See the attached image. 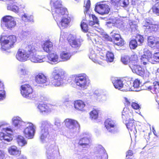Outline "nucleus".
<instances>
[{
	"label": "nucleus",
	"mask_w": 159,
	"mask_h": 159,
	"mask_svg": "<svg viewBox=\"0 0 159 159\" xmlns=\"http://www.w3.org/2000/svg\"><path fill=\"white\" fill-rule=\"evenodd\" d=\"M16 40V37L13 35H1L0 36V44L1 50L7 51L12 48Z\"/></svg>",
	"instance_id": "obj_1"
},
{
	"label": "nucleus",
	"mask_w": 159,
	"mask_h": 159,
	"mask_svg": "<svg viewBox=\"0 0 159 159\" xmlns=\"http://www.w3.org/2000/svg\"><path fill=\"white\" fill-rule=\"evenodd\" d=\"M35 51V46L33 44L27 46L25 49L19 48L16 55L17 59L21 61H27L30 56V55Z\"/></svg>",
	"instance_id": "obj_2"
},
{
	"label": "nucleus",
	"mask_w": 159,
	"mask_h": 159,
	"mask_svg": "<svg viewBox=\"0 0 159 159\" xmlns=\"http://www.w3.org/2000/svg\"><path fill=\"white\" fill-rule=\"evenodd\" d=\"M65 72L61 69H55L52 72L51 76V83L55 86H59L63 83L65 77Z\"/></svg>",
	"instance_id": "obj_3"
},
{
	"label": "nucleus",
	"mask_w": 159,
	"mask_h": 159,
	"mask_svg": "<svg viewBox=\"0 0 159 159\" xmlns=\"http://www.w3.org/2000/svg\"><path fill=\"white\" fill-rule=\"evenodd\" d=\"M20 91L21 95L27 99H33L37 97L32 87L29 84H25L21 85L20 87Z\"/></svg>",
	"instance_id": "obj_4"
},
{
	"label": "nucleus",
	"mask_w": 159,
	"mask_h": 159,
	"mask_svg": "<svg viewBox=\"0 0 159 159\" xmlns=\"http://www.w3.org/2000/svg\"><path fill=\"white\" fill-rule=\"evenodd\" d=\"M122 117L126 119L128 122L126 124L127 128L129 130L134 132L135 130V121L133 119L132 115L129 109L124 108L122 112Z\"/></svg>",
	"instance_id": "obj_5"
},
{
	"label": "nucleus",
	"mask_w": 159,
	"mask_h": 159,
	"mask_svg": "<svg viewBox=\"0 0 159 159\" xmlns=\"http://www.w3.org/2000/svg\"><path fill=\"white\" fill-rule=\"evenodd\" d=\"M67 9L63 7L61 2L56 1L53 3V7L52 9V14L53 16H60L64 15L67 12Z\"/></svg>",
	"instance_id": "obj_6"
},
{
	"label": "nucleus",
	"mask_w": 159,
	"mask_h": 159,
	"mask_svg": "<svg viewBox=\"0 0 159 159\" xmlns=\"http://www.w3.org/2000/svg\"><path fill=\"white\" fill-rule=\"evenodd\" d=\"M152 21L151 19H146L143 25L145 30L149 33L156 32L159 30V23L153 24Z\"/></svg>",
	"instance_id": "obj_7"
},
{
	"label": "nucleus",
	"mask_w": 159,
	"mask_h": 159,
	"mask_svg": "<svg viewBox=\"0 0 159 159\" xmlns=\"http://www.w3.org/2000/svg\"><path fill=\"white\" fill-rule=\"evenodd\" d=\"M143 87L144 89L150 91L153 94L159 93V84L157 81H155L153 83L147 81L143 84Z\"/></svg>",
	"instance_id": "obj_8"
},
{
	"label": "nucleus",
	"mask_w": 159,
	"mask_h": 159,
	"mask_svg": "<svg viewBox=\"0 0 159 159\" xmlns=\"http://www.w3.org/2000/svg\"><path fill=\"white\" fill-rule=\"evenodd\" d=\"M68 12L66 14L62 16H53L56 20L61 18V20L57 22V24L59 27L61 29H64L67 28L70 22V20L68 18Z\"/></svg>",
	"instance_id": "obj_9"
},
{
	"label": "nucleus",
	"mask_w": 159,
	"mask_h": 159,
	"mask_svg": "<svg viewBox=\"0 0 159 159\" xmlns=\"http://www.w3.org/2000/svg\"><path fill=\"white\" fill-rule=\"evenodd\" d=\"M28 124V125L24 129L23 133L25 138L28 139H31L34 136L35 128L33 124L30 123Z\"/></svg>",
	"instance_id": "obj_10"
},
{
	"label": "nucleus",
	"mask_w": 159,
	"mask_h": 159,
	"mask_svg": "<svg viewBox=\"0 0 159 159\" xmlns=\"http://www.w3.org/2000/svg\"><path fill=\"white\" fill-rule=\"evenodd\" d=\"M74 82L76 85L81 88H84L87 85V80L86 76L80 74L76 76L75 78Z\"/></svg>",
	"instance_id": "obj_11"
},
{
	"label": "nucleus",
	"mask_w": 159,
	"mask_h": 159,
	"mask_svg": "<svg viewBox=\"0 0 159 159\" xmlns=\"http://www.w3.org/2000/svg\"><path fill=\"white\" fill-rule=\"evenodd\" d=\"M3 22L7 29L11 30L16 25V22L14 21L13 18L10 16H6L2 18Z\"/></svg>",
	"instance_id": "obj_12"
},
{
	"label": "nucleus",
	"mask_w": 159,
	"mask_h": 159,
	"mask_svg": "<svg viewBox=\"0 0 159 159\" xmlns=\"http://www.w3.org/2000/svg\"><path fill=\"white\" fill-rule=\"evenodd\" d=\"M94 10L99 14L103 15L108 13L110 9L107 5L100 4L95 7Z\"/></svg>",
	"instance_id": "obj_13"
},
{
	"label": "nucleus",
	"mask_w": 159,
	"mask_h": 159,
	"mask_svg": "<svg viewBox=\"0 0 159 159\" xmlns=\"http://www.w3.org/2000/svg\"><path fill=\"white\" fill-rule=\"evenodd\" d=\"M67 39L69 44L73 48H79L81 45L80 40L76 39L75 37L72 34H70Z\"/></svg>",
	"instance_id": "obj_14"
},
{
	"label": "nucleus",
	"mask_w": 159,
	"mask_h": 159,
	"mask_svg": "<svg viewBox=\"0 0 159 159\" xmlns=\"http://www.w3.org/2000/svg\"><path fill=\"white\" fill-rule=\"evenodd\" d=\"M35 81L38 84H43L48 82L47 77L42 73H39L35 77Z\"/></svg>",
	"instance_id": "obj_15"
},
{
	"label": "nucleus",
	"mask_w": 159,
	"mask_h": 159,
	"mask_svg": "<svg viewBox=\"0 0 159 159\" xmlns=\"http://www.w3.org/2000/svg\"><path fill=\"white\" fill-rule=\"evenodd\" d=\"M152 55L149 51H147L142 56L141 59V64L143 65H146L148 62L151 61L152 58Z\"/></svg>",
	"instance_id": "obj_16"
},
{
	"label": "nucleus",
	"mask_w": 159,
	"mask_h": 159,
	"mask_svg": "<svg viewBox=\"0 0 159 159\" xmlns=\"http://www.w3.org/2000/svg\"><path fill=\"white\" fill-rule=\"evenodd\" d=\"M65 125L69 129H73L78 125V122L74 119L66 118L64 121Z\"/></svg>",
	"instance_id": "obj_17"
},
{
	"label": "nucleus",
	"mask_w": 159,
	"mask_h": 159,
	"mask_svg": "<svg viewBox=\"0 0 159 159\" xmlns=\"http://www.w3.org/2000/svg\"><path fill=\"white\" fill-rule=\"evenodd\" d=\"M48 124L47 123L45 124L44 123L42 124L40 136V138L42 140H44L48 134Z\"/></svg>",
	"instance_id": "obj_18"
},
{
	"label": "nucleus",
	"mask_w": 159,
	"mask_h": 159,
	"mask_svg": "<svg viewBox=\"0 0 159 159\" xmlns=\"http://www.w3.org/2000/svg\"><path fill=\"white\" fill-rule=\"evenodd\" d=\"M133 72L138 75L143 77L146 76V74L144 70L140 66L137 65L131 68Z\"/></svg>",
	"instance_id": "obj_19"
},
{
	"label": "nucleus",
	"mask_w": 159,
	"mask_h": 159,
	"mask_svg": "<svg viewBox=\"0 0 159 159\" xmlns=\"http://www.w3.org/2000/svg\"><path fill=\"white\" fill-rule=\"evenodd\" d=\"M99 159H107L108 156L104 148L99 145L97 148Z\"/></svg>",
	"instance_id": "obj_20"
},
{
	"label": "nucleus",
	"mask_w": 159,
	"mask_h": 159,
	"mask_svg": "<svg viewBox=\"0 0 159 159\" xmlns=\"http://www.w3.org/2000/svg\"><path fill=\"white\" fill-rule=\"evenodd\" d=\"M42 48L45 52L49 53L53 49V44L49 40H46L42 45Z\"/></svg>",
	"instance_id": "obj_21"
},
{
	"label": "nucleus",
	"mask_w": 159,
	"mask_h": 159,
	"mask_svg": "<svg viewBox=\"0 0 159 159\" xmlns=\"http://www.w3.org/2000/svg\"><path fill=\"white\" fill-rule=\"evenodd\" d=\"M35 51L31 54L30 55V56L29 57L30 59V61L33 62H41L43 61V58L42 56L36 55L35 53L36 51V50L35 48Z\"/></svg>",
	"instance_id": "obj_22"
},
{
	"label": "nucleus",
	"mask_w": 159,
	"mask_h": 159,
	"mask_svg": "<svg viewBox=\"0 0 159 159\" xmlns=\"http://www.w3.org/2000/svg\"><path fill=\"white\" fill-rule=\"evenodd\" d=\"M105 127L110 132H112L113 130L111 129V128H114L116 126V124L114 121L111 119H107L104 122Z\"/></svg>",
	"instance_id": "obj_23"
},
{
	"label": "nucleus",
	"mask_w": 159,
	"mask_h": 159,
	"mask_svg": "<svg viewBox=\"0 0 159 159\" xmlns=\"http://www.w3.org/2000/svg\"><path fill=\"white\" fill-rule=\"evenodd\" d=\"M74 107L77 110L83 111H85L84 108L85 106V104L84 102L81 100H77L74 102Z\"/></svg>",
	"instance_id": "obj_24"
},
{
	"label": "nucleus",
	"mask_w": 159,
	"mask_h": 159,
	"mask_svg": "<svg viewBox=\"0 0 159 159\" xmlns=\"http://www.w3.org/2000/svg\"><path fill=\"white\" fill-rule=\"evenodd\" d=\"M8 152L11 155L16 157L19 156L21 154V151L15 146H11L8 148Z\"/></svg>",
	"instance_id": "obj_25"
},
{
	"label": "nucleus",
	"mask_w": 159,
	"mask_h": 159,
	"mask_svg": "<svg viewBox=\"0 0 159 159\" xmlns=\"http://www.w3.org/2000/svg\"><path fill=\"white\" fill-rule=\"evenodd\" d=\"M129 57L130 61L129 66L131 68L132 67H134L138 65V56L136 54L131 55L130 57Z\"/></svg>",
	"instance_id": "obj_26"
},
{
	"label": "nucleus",
	"mask_w": 159,
	"mask_h": 159,
	"mask_svg": "<svg viewBox=\"0 0 159 159\" xmlns=\"http://www.w3.org/2000/svg\"><path fill=\"white\" fill-rule=\"evenodd\" d=\"M2 131L6 133L3 140L7 141V142H10L12 140L11 137V134L10 132H12V131L11 129L8 128H4L2 129Z\"/></svg>",
	"instance_id": "obj_27"
},
{
	"label": "nucleus",
	"mask_w": 159,
	"mask_h": 159,
	"mask_svg": "<svg viewBox=\"0 0 159 159\" xmlns=\"http://www.w3.org/2000/svg\"><path fill=\"white\" fill-rule=\"evenodd\" d=\"M38 107L40 112L42 113L47 112L49 111V108L47 104L44 103L39 104Z\"/></svg>",
	"instance_id": "obj_28"
},
{
	"label": "nucleus",
	"mask_w": 159,
	"mask_h": 159,
	"mask_svg": "<svg viewBox=\"0 0 159 159\" xmlns=\"http://www.w3.org/2000/svg\"><path fill=\"white\" fill-rule=\"evenodd\" d=\"M49 61L53 62H58L59 61V57L58 55L54 53L49 54L48 56Z\"/></svg>",
	"instance_id": "obj_29"
},
{
	"label": "nucleus",
	"mask_w": 159,
	"mask_h": 159,
	"mask_svg": "<svg viewBox=\"0 0 159 159\" xmlns=\"http://www.w3.org/2000/svg\"><path fill=\"white\" fill-rule=\"evenodd\" d=\"M89 143V139L87 138L84 137L79 140L78 144L79 145L84 147L88 145Z\"/></svg>",
	"instance_id": "obj_30"
},
{
	"label": "nucleus",
	"mask_w": 159,
	"mask_h": 159,
	"mask_svg": "<svg viewBox=\"0 0 159 159\" xmlns=\"http://www.w3.org/2000/svg\"><path fill=\"white\" fill-rule=\"evenodd\" d=\"M114 87L117 89H120L123 87L124 84L122 81L120 79H117L113 82Z\"/></svg>",
	"instance_id": "obj_31"
},
{
	"label": "nucleus",
	"mask_w": 159,
	"mask_h": 159,
	"mask_svg": "<svg viewBox=\"0 0 159 159\" xmlns=\"http://www.w3.org/2000/svg\"><path fill=\"white\" fill-rule=\"evenodd\" d=\"M90 118L92 120L97 119L98 116V111L95 109L93 110L89 113Z\"/></svg>",
	"instance_id": "obj_32"
},
{
	"label": "nucleus",
	"mask_w": 159,
	"mask_h": 159,
	"mask_svg": "<svg viewBox=\"0 0 159 159\" xmlns=\"http://www.w3.org/2000/svg\"><path fill=\"white\" fill-rule=\"evenodd\" d=\"M61 58L63 61H66L69 59L71 57L70 53L66 51H62L60 55Z\"/></svg>",
	"instance_id": "obj_33"
},
{
	"label": "nucleus",
	"mask_w": 159,
	"mask_h": 159,
	"mask_svg": "<svg viewBox=\"0 0 159 159\" xmlns=\"http://www.w3.org/2000/svg\"><path fill=\"white\" fill-rule=\"evenodd\" d=\"M89 16H91L93 20H89V25L91 26H93L95 24L99 25V21L97 18L93 15H89Z\"/></svg>",
	"instance_id": "obj_34"
},
{
	"label": "nucleus",
	"mask_w": 159,
	"mask_h": 159,
	"mask_svg": "<svg viewBox=\"0 0 159 159\" xmlns=\"http://www.w3.org/2000/svg\"><path fill=\"white\" fill-rule=\"evenodd\" d=\"M19 74L21 78H29L30 73L25 69H21L19 71Z\"/></svg>",
	"instance_id": "obj_35"
},
{
	"label": "nucleus",
	"mask_w": 159,
	"mask_h": 159,
	"mask_svg": "<svg viewBox=\"0 0 159 159\" xmlns=\"http://www.w3.org/2000/svg\"><path fill=\"white\" fill-rule=\"evenodd\" d=\"M17 142L19 146L23 147L27 143L24 138L21 136H18L17 138Z\"/></svg>",
	"instance_id": "obj_36"
},
{
	"label": "nucleus",
	"mask_w": 159,
	"mask_h": 159,
	"mask_svg": "<svg viewBox=\"0 0 159 159\" xmlns=\"http://www.w3.org/2000/svg\"><path fill=\"white\" fill-rule=\"evenodd\" d=\"M156 42L155 38L152 36H149L148 39V45L151 48H154V46Z\"/></svg>",
	"instance_id": "obj_37"
},
{
	"label": "nucleus",
	"mask_w": 159,
	"mask_h": 159,
	"mask_svg": "<svg viewBox=\"0 0 159 159\" xmlns=\"http://www.w3.org/2000/svg\"><path fill=\"white\" fill-rule=\"evenodd\" d=\"M103 52L104 51L102 50L101 51L99 52V53L100 57L97 59V61L100 64H102L103 61L105 60V56L106 53L105 52Z\"/></svg>",
	"instance_id": "obj_38"
},
{
	"label": "nucleus",
	"mask_w": 159,
	"mask_h": 159,
	"mask_svg": "<svg viewBox=\"0 0 159 159\" xmlns=\"http://www.w3.org/2000/svg\"><path fill=\"white\" fill-rule=\"evenodd\" d=\"M111 38L109 39V40L111 42L114 41H118L120 39V36L119 34L113 33V32H111Z\"/></svg>",
	"instance_id": "obj_39"
},
{
	"label": "nucleus",
	"mask_w": 159,
	"mask_h": 159,
	"mask_svg": "<svg viewBox=\"0 0 159 159\" xmlns=\"http://www.w3.org/2000/svg\"><path fill=\"white\" fill-rule=\"evenodd\" d=\"M22 18L25 22H30L33 21V16L30 15L24 14L22 16Z\"/></svg>",
	"instance_id": "obj_40"
},
{
	"label": "nucleus",
	"mask_w": 159,
	"mask_h": 159,
	"mask_svg": "<svg viewBox=\"0 0 159 159\" xmlns=\"http://www.w3.org/2000/svg\"><path fill=\"white\" fill-rule=\"evenodd\" d=\"M84 20H83L81 21L80 26L82 31L86 33L88 31L89 28L87 23Z\"/></svg>",
	"instance_id": "obj_41"
},
{
	"label": "nucleus",
	"mask_w": 159,
	"mask_h": 159,
	"mask_svg": "<svg viewBox=\"0 0 159 159\" xmlns=\"http://www.w3.org/2000/svg\"><path fill=\"white\" fill-rule=\"evenodd\" d=\"M7 9L15 12H17L19 11L18 7L16 5H12L11 2H10V3L8 4Z\"/></svg>",
	"instance_id": "obj_42"
},
{
	"label": "nucleus",
	"mask_w": 159,
	"mask_h": 159,
	"mask_svg": "<svg viewBox=\"0 0 159 159\" xmlns=\"http://www.w3.org/2000/svg\"><path fill=\"white\" fill-rule=\"evenodd\" d=\"M129 45L130 49H134L137 47L138 44L136 39H133L129 42Z\"/></svg>",
	"instance_id": "obj_43"
},
{
	"label": "nucleus",
	"mask_w": 159,
	"mask_h": 159,
	"mask_svg": "<svg viewBox=\"0 0 159 159\" xmlns=\"http://www.w3.org/2000/svg\"><path fill=\"white\" fill-rule=\"evenodd\" d=\"M106 60L107 61L112 62L114 60L113 54L110 52L108 51L106 54Z\"/></svg>",
	"instance_id": "obj_44"
},
{
	"label": "nucleus",
	"mask_w": 159,
	"mask_h": 159,
	"mask_svg": "<svg viewBox=\"0 0 159 159\" xmlns=\"http://www.w3.org/2000/svg\"><path fill=\"white\" fill-rule=\"evenodd\" d=\"M152 12L157 16H159V3L156 4L152 7Z\"/></svg>",
	"instance_id": "obj_45"
},
{
	"label": "nucleus",
	"mask_w": 159,
	"mask_h": 159,
	"mask_svg": "<svg viewBox=\"0 0 159 159\" xmlns=\"http://www.w3.org/2000/svg\"><path fill=\"white\" fill-rule=\"evenodd\" d=\"M129 56H125L121 57V60L122 62L124 64L126 65L129 64L130 60Z\"/></svg>",
	"instance_id": "obj_46"
},
{
	"label": "nucleus",
	"mask_w": 159,
	"mask_h": 159,
	"mask_svg": "<svg viewBox=\"0 0 159 159\" xmlns=\"http://www.w3.org/2000/svg\"><path fill=\"white\" fill-rule=\"evenodd\" d=\"M136 40L139 43V45H141L144 42V38L140 34H137L135 37Z\"/></svg>",
	"instance_id": "obj_47"
},
{
	"label": "nucleus",
	"mask_w": 159,
	"mask_h": 159,
	"mask_svg": "<svg viewBox=\"0 0 159 159\" xmlns=\"http://www.w3.org/2000/svg\"><path fill=\"white\" fill-rule=\"evenodd\" d=\"M153 133L155 135L157 136V133L155 130H153ZM153 142L154 144H158L159 143V139L157 136H156L154 138Z\"/></svg>",
	"instance_id": "obj_48"
},
{
	"label": "nucleus",
	"mask_w": 159,
	"mask_h": 159,
	"mask_svg": "<svg viewBox=\"0 0 159 159\" xmlns=\"http://www.w3.org/2000/svg\"><path fill=\"white\" fill-rule=\"evenodd\" d=\"M133 86L135 88H138L140 85V81L137 79L135 80L133 82Z\"/></svg>",
	"instance_id": "obj_49"
},
{
	"label": "nucleus",
	"mask_w": 159,
	"mask_h": 159,
	"mask_svg": "<svg viewBox=\"0 0 159 159\" xmlns=\"http://www.w3.org/2000/svg\"><path fill=\"white\" fill-rule=\"evenodd\" d=\"M134 154V152L132 150L129 149L126 152V157H132Z\"/></svg>",
	"instance_id": "obj_50"
},
{
	"label": "nucleus",
	"mask_w": 159,
	"mask_h": 159,
	"mask_svg": "<svg viewBox=\"0 0 159 159\" xmlns=\"http://www.w3.org/2000/svg\"><path fill=\"white\" fill-rule=\"evenodd\" d=\"M131 106L133 109L136 110L139 109L140 108L139 105L135 102H133L132 103Z\"/></svg>",
	"instance_id": "obj_51"
},
{
	"label": "nucleus",
	"mask_w": 159,
	"mask_h": 159,
	"mask_svg": "<svg viewBox=\"0 0 159 159\" xmlns=\"http://www.w3.org/2000/svg\"><path fill=\"white\" fill-rule=\"evenodd\" d=\"M124 104L125 106H129L131 105V102L127 98L125 97Z\"/></svg>",
	"instance_id": "obj_52"
},
{
	"label": "nucleus",
	"mask_w": 159,
	"mask_h": 159,
	"mask_svg": "<svg viewBox=\"0 0 159 159\" xmlns=\"http://www.w3.org/2000/svg\"><path fill=\"white\" fill-rule=\"evenodd\" d=\"M153 58L154 60L159 62V52L155 53L153 54Z\"/></svg>",
	"instance_id": "obj_53"
},
{
	"label": "nucleus",
	"mask_w": 159,
	"mask_h": 159,
	"mask_svg": "<svg viewBox=\"0 0 159 159\" xmlns=\"http://www.w3.org/2000/svg\"><path fill=\"white\" fill-rule=\"evenodd\" d=\"M5 97V92L4 90H0V99H3Z\"/></svg>",
	"instance_id": "obj_54"
},
{
	"label": "nucleus",
	"mask_w": 159,
	"mask_h": 159,
	"mask_svg": "<svg viewBox=\"0 0 159 159\" xmlns=\"http://www.w3.org/2000/svg\"><path fill=\"white\" fill-rule=\"evenodd\" d=\"M5 153L2 150H0V159H4L5 158Z\"/></svg>",
	"instance_id": "obj_55"
},
{
	"label": "nucleus",
	"mask_w": 159,
	"mask_h": 159,
	"mask_svg": "<svg viewBox=\"0 0 159 159\" xmlns=\"http://www.w3.org/2000/svg\"><path fill=\"white\" fill-rule=\"evenodd\" d=\"M20 121L17 119H14L13 120V124L15 126H17L20 124Z\"/></svg>",
	"instance_id": "obj_56"
},
{
	"label": "nucleus",
	"mask_w": 159,
	"mask_h": 159,
	"mask_svg": "<svg viewBox=\"0 0 159 159\" xmlns=\"http://www.w3.org/2000/svg\"><path fill=\"white\" fill-rule=\"evenodd\" d=\"M123 90L126 91H130L131 90V86L128 84H125Z\"/></svg>",
	"instance_id": "obj_57"
},
{
	"label": "nucleus",
	"mask_w": 159,
	"mask_h": 159,
	"mask_svg": "<svg viewBox=\"0 0 159 159\" xmlns=\"http://www.w3.org/2000/svg\"><path fill=\"white\" fill-rule=\"evenodd\" d=\"M120 40L118 42L116 43L115 44L118 46H123L125 44V41L122 39H120Z\"/></svg>",
	"instance_id": "obj_58"
},
{
	"label": "nucleus",
	"mask_w": 159,
	"mask_h": 159,
	"mask_svg": "<svg viewBox=\"0 0 159 159\" xmlns=\"http://www.w3.org/2000/svg\"><path fill=\"white\" fill-rule=\"evenodd\" d=\"M90 1L89 0H88L85 5V7L86 8V10L88 11L90 7Z\"/></svg>",
	"instance_id": "obj_59"
},
{
	"label": "nucleus",
	"mask_w": 159,
	"mask_h": 159,
	"mask_svg": "<svg viewBox=\"0 0 159 159\" xmlns=\"http://www.w3.org/2000/svg\"><path fill=\"white\" fill-rule=\"evenodd\" d=\"M110 1L111 3L114 5H116L118 4L120 2V0H109Z\"/></svg>",
	"instance_id": "obj_60"
},
{
	"label": "nucleus",
	"mask_w": 159,
	"mask_h": 159,
	"mask_svg": "<svg viewBox=\"0 0 159 159\" xmlns=\"http://www.w3.org/2000/svg\"><path fill=\"white\" fill-rule=\"evenodd\" d=\"M6 134V133L5 132H0V140H2L3 139L4 137Z\"/></svg>",
	"instance_id": "obj_61"
},
{
	"label": "nucleus",
	"mask_w": 159,
	"mask_h": 159,
	"mask_svg": "<svg viewBox=\"0 0 159 159\" xmlns=\"http://www.w3.org/2000/svg\"><path fill=\"white\" fill-rule=\"evenodd\" d=\"M154 48L159 49V41H157L156 42L154 46Z\"/></svg>",
	"instance_id": "obj_62"
},
{
	"label": "nucleus",
	"mask_w": 159,
	"mask_h": 159,
	"mask_svg": "<svg viewBox=\"0 0 159 159\" xmlns=\"http://www.w3.org/2000/svg\"><path fill=\"white\" fill-rule=\"evenodd\" d=\"M30 34L29 32H24L23 33V35L25 36H27Z\"/></svg>",
	"instance_id": "obj_63"
},
{
	"label": "nucleus",
	"mask_w": 159,
	"mask_h": 159,
	"mask_svg": "<svg viewBox=\"0 0 159 159\" xmlns=\"http://www.w3.org/2000/svg\"><path fill=\"white\" fill-rule=\"evenodd\" d=\"M4 85L2 82L0 80V89H3Z\"/></svg>",
	"instance_id": "obj_64"
}]
</instances>
